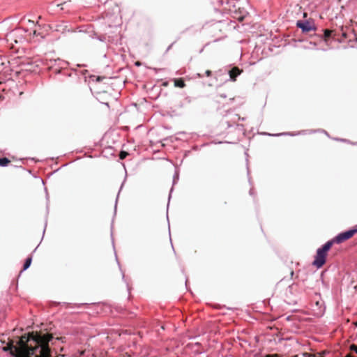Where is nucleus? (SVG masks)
<instances>
[{"mask_svg":"<svg viewBox=\"0 0 357 357\" xmlns=\"http://www.w3.org/2000/svg\"><path fill=\"white\" fill-rule=\"evenodd\" d=\"M316 305H319V301H317V302H316Z\"/></svg>","mask_w":357,"mask_h":357,"instance_id":"nucleus-25","label":"nucleus"},{"mask_svg":"<svg viewBox=\"0 0 357 357\" xmlns=\"http://www.w3.org/2000/svg\"><path fill=\"white\" fill-rule=\"evenodd\" d=\"M332 243L328 241L317 251L312 264L317 268H321L326 262L328 251L331 248Z\"/></svg>","mask_w":357,"mask_h":357,"instance_id":"nucleus-3","label":"nucleus"},{"mask_svg":"<svg viewBox=\"0 0 357 357\" xmlns=\"http://www.w3.org/2000/svg\"><path fill=\"white\" fill-rule=\"evenodd\" d=\"M205 75H206L207 77H210V76H211V75H212V72H211L210 70H206V72H205Z\"/></svg>","mask_w":357,"mask_h":357,"instance_id":"nucleus-15","label":"nucleus"},{"mask_svg":"<svg viewBox=\"0 0 357 357\" xmlns=\"http://www.w3.org/2000/svg\"><path fill=\"white\" fill-rule=\"evenodd\" d=\"M10 162V160L6 158H0V166L6 167Z\"/></svg>","mask_w":357,"mask_h":357,"instance_id":"nucleus-10","label":"nucleus"},{"mask_svg":"<svg viewBox=\"0 0 357 357\" xmlns=\"http://www.w3.org/2000/svg\"><path fill=\"white\" fill-rule=\"evenodd\" d=\"M28 22L34 24V22H33V21H32V20H29V21H28Z\"/></svg>","mask_w":357,"mask_h":357,"instance_id":"nucleus-18","label":"nucleus"},{"mask_svg":"<svg viewBox=\"0 0 357 357\" xmlns=\"http://www.w3.org/2000/svg\"><path fill=\"white\" fill-rule=\"evenodd\" d=\"M31 261H32V258L31 257H28L26 259L24 266H23V270H26L30 266V265L31 264Z\"/></svg>","mask_w":357,"mask_h":357,"instance_id":"nucleus-11","label":"nucleus"},{"mask_svg":"<svg viewBox=\"0 0 357 357\" xmlns=\"http://www.w3.org/2000/svg\"><path fill=\"white\" fill-rule=\"evenodd\" d=\"M303 17H307V13H303Z\"/></svg>","mask_w":357,"mask_h":357,"instance_id":"nucleus-22","label":"nucleus"},{"mask_svg":"<svg viewBox=\"0 0 357 357\" xmlns=\"http://www.w3.org/2000/svg\"><path fill=\"white\" fill-rule=\"evenodd\" d=\"M346 357H354V356L351 354H348V355H347Z\"/></svg>","mask_w":357,"mask_h":357,"instance_id":"nucleus-20","label":"nucleus"},{"mask_svg":"<svg viewBox=\"0 0 357 357\" xmlns=\"http://www.w3.org/2000/svg\"><path fill=\"white\" fill-rule=\"evenodd\" d=\"M296 26L302 30L303 33H309L317 30V26L312 20L305 21L298 20L296 22Z\"/></svg>","mask_w":357,"mask_h":357,"instance_id":"nucleus-6","label":"nucleus"},{"mask_svg":"<svg viewBox=\"0 0 357 357\" xmlns=\"http://www.w3.org/2000/svg\"><path fill=\"white\" fill-rule=\"evenodd\" d=\"M354 324L357 326V321L356 322H354Z\"/></svg>","mask_w":357,"mask_h":357,"instance_id":"nucleus-24","label":"nucleus"},{"mask_svg":"<svg viewBox=\"0 0 357 357\" xmlns=\"http://www.w3.org/2000/svg\"><path fill=\"white\" fill-rule=\"evenodd\" d=\"M20 29L15 30L14 32L10 33V36L14 37L17 33L20 32Z\"/></svg>","mask_w":357,"mask_h":357,"instance_id":"nucleus-14","label":"nucleus"},{"mask_svg":"<svg viewBox=\"0 0 357 357\" xmlns=\"http://www.w3.org/2000/svg\"><path fill=\"white\" fill-rule=\"evenodd\" d=\"M357 233V229L354 228L347 231L339 234L337 236H335L332 240L329 241V242L332 243V245L334 243H341L349 238H351L354 234Z\"/></svg>","mask_w":357,"mask_h":357,"instance_id":"nucleus-5","label":"nucleus"},{"mask_svg":"<svg viewBox=\"0 0 357 357\" xmlns=\"http://www.w3.org/2000/svg\"><path fill=\"white\" fill-rule=\"evenodd\" d=\"M53 338L51 333L31 332L22 335L17 345L8 344V349L15 357H52L49 342Z\"/></svg>","mask_w":357,"mask_h":357,"instance_id":"nucleus-1","label":"nucleus"},{"mask_svg":"<svg viewBox=\"0 0 357 357\" xmlns=\"http://www.w3.org/2000/svg\"><path fill=\"white\" fill-rule=\"evenodd\" d=\"M294 357H298V356H297V355H295Z\"/></svg>","mask_w":357,"mask_h":357,"instance_id":"nucleus-29","label":"nucleus"},{"mask_svg":"<svg viewBox=\"0 0 357 357\" xmlns=\"http://www.w3.org/2000/svg\"><path fill=\"white\" fill-rule=\"evenodd\" d=\"M323 31L324 34L320 37L326 43H328L331 38L340 41V29L334 30L324 29Z\"/></svg>","mask_w":357,"mask_h":357,"instance_id":"nucleus-7","label":"nucleus"},{"mask_svg":"<svg viewBox=\"0 0 357 357\" xmlns=\"http://www.w3.org/2000/svg\"><path fill=\"white\" fill-rule=\"evenodd\" d=\"M100 79H101V78H100V77H98L97 78V80H98V81H100Z\"/></svg>","mask_w":357,"mask_h":357,"instance_id":"nucleus-26","label":"nucleus"},{"mask_svg":"<svg viewBox=\"0 0 357 357\" xmlns=\"http://www.w3.org/2000/svg\"><path fill=\"white\" fill-rule=\"evenodd\" d=\"M313 354H309V353H304L303 356L305 357H312Z\"/></svg>","mask_w":357,"mask_h":357,"instance_id":"nucleus-17","label":"nucleus"},{"mask_svg":"<svg viewBox=\"0 0 357 357\" xmlns=\"http://www.w3.org/2000/svg\"><path fill=\"white\" fill-rule=\"evenodd\" d=\"M312 357H324V356H323V354H321V353H317V354H313V355H312Z\"/></svg>","mask_w":357,"mask_h":357,"instance_id":"nucleus-16","label":"nucleus"},{"mask_svg":"<svg viewBox=\"0 0 357 357\" xmlns=\"http://www.w3.org/2000/svg\"><path fill=\"white\" fill-rule=\"evenodd\" d=\"M35 26L36 29H34L33 31L29 33V40L35 43H38L40 42L42 39L45 38L47 33H45L44 31L45 26H42L41 25L38 24V23H36Z\"/></svg>","mask_w":357,"mask_h":357,"instance_id":"nucleus-4","label":"nucleus"},{"mask_svg":"<svg viewBox=\"0 0 357 357\" xmlns=\"http://www.w3.org/2000/svg\"><path fill=\"white\" fill-rule=\"evenodd\" d=\"M241 70H239V68L238 67H234L231 68V70H229V76H230V78L235 81L236 80V77L241 74Z\"/></svg>","mask_w":357,"mask_h":357,"instance_id":"nucleus-8","label":"nucleus"},{"mask_svg":"<svg viewBox=\"0 0 357 357\" xmlns=\"http://www.w3.org/2000/svg\"><path fill=\"white\" fill-rule=\"evenodd\" d=\"M290 274H291V276H293V275H294V271H291Z\"/></svg>","mask_w":357,"mask_h":357,"instance_id":"nucleus-21","label":"nucleus"},{"mask_svg":"<svg viewBox=\"0 0 357 357\" xmlns=\"http://www.w3.org/2000/svg\"><path fill=\"white\" fill-rule=\"evenodd\" d=\"M198 77H203V75H201L200 73H198Z\"/></svg>","mask_w":357,"mask_h":357,"instance_id":"nucleus-19","label":"nucleus"},{"mask_svg":"<svg viewBox=\"0 0 357 357\" xmlns=\"http://www.w3.org/2000/svg\"><path fill=\"white\" fill-rule=\"evenodd\" d=\"M128 155V153L126 151H122L119 153V158L121 160H123L126 158V156Z\"/></svg>","mask_w":357,"mask_h":357,"instance_id":"nucleus-12","label":"nucleus"},{"mask_svg":"<svg viewBox=\"0 0 357 357\" xmlns=\"http://www.w3.org/2000/svg\"><path fill=\"white\" fill-rule=\"evenodd\" d=\"M220 97H222V98H226V96L220 95Z\"/></svg>","mask_w":357,"mask_h":357,"instance_id":"nucleus-27","label":"nucleus"},{"mask_svg":"<svg viewBox=\"0 0 357 357\" xmlns=\"http://www.w3.org/2000/svg\"><path fill=\"white\" fill-rule=\"evenodd\" d=\"M174 83L176 87L183 88L185 86V84L183 78L174 79Z\"/></svg>","mask_w":357,"mask_h":357,"instance_id":"nucleus-9","label":"nucleus"},{"mask_svg":"<svg viewBox=\"0 0 357 357\" xmlns=\"http://www.w3.org/2000/svg\"><path fill=\"white\" fill-rule=\"evenodd\" d=\"M350 350L354 351L356 354H357V345L356 344H351L350 346Z\"/></svg>","mask_w":357,"mask_h":357,"instance_id":"nucleus-13","label":"nucleus"},{"mask_svg":"<svg viewBox=\"0 0 357 357\" xmlns=\"http://www.w3.org/2000/svg\"><path fill=\"white\" fill-rule=\"evenodd\" d=\"M63 3L58 4L57 6H61Z\"/></svg>","mask_w":357,"mask_h":357,"instance_id":"nucleus-28","label":"nucleus"},{"mask_svg":"<svg viewBox=\"0 0 357 357\" xmlns=\"http://www.w3.org/2000/svg\"><path fill=\"white\" fill-rule=\"evenodd\" d=\"M340 43L347 42L351 47L354 43H357V25L354 26H342L340 28Z\"/></svg>","mask_w":357,"mask_h":357,"instance_id":"nucleus-2","label":"nucleus"},{"mask_svg":"<svg viewBox=\"0 0 357 357\" xmlns=\"http://www.w3.org/2000/svg\"><path fill=\"white\" fill-rule=\"evenodd\" d=\"M243 20V17H239V20L242 21Z\"/></svg>","mask_w":357,"mask_h":357,"instance_id":"nucleus-23","label":"nucleus"}]
</instances>
